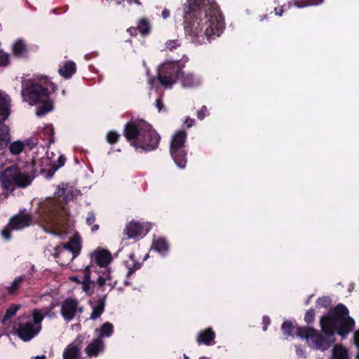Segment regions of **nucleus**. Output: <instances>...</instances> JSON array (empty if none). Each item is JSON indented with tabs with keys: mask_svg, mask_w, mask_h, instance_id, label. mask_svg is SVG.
I'll use <instances>...</instances> for the list:
<instances>
[{
	"mask_svg": "<svg viewBox=\"0 0 359 359\" xmlns=\"http://www.w3.org/2000/svg\"><path fill=\"white\" fill-rule=\"evenodd\" d=\"M184 10L185 34L192 43H205L224 31V18L214 0H187Z\"/></svg>",
	"mask_w": 359,
	"mask_h": 359,
	"instance_id": "nucleus-1",
	"label": "nucleus"
},
{
	"mask_svg": "<svg viewBox=\"0 0 359 359\" xmlns=\"http://www.w3.org/2000/svg\"><path fill=\"white\" fill-rule=\"evenodd\" d=\"M320 326L323 334L313 328L305 327L297 328V335L305 338L312 348L325 351L334 341V330L340 336L344 337L353 330L355 321L348 316V309L343 304H339L328 315L321 318Z\"/></svg>",
	"mask_w": 359,
	"mask_h": 359,
	"instance_id": "nucleus-2",
	"label": "nucleus"
},
{
	"mask_svg": "<svg viewBox=\"0 0 359 359\" xmlns=\"http://www.w3.org/2000/svg\"><path fill=\"white\" fill-rule=\"evenodd\" d=\"M76 191L72 187L61 183L53 197L47 198L40 203L37 221L46 232L58 236L67 233L71 217L65 204L74 198Z\"/></svg>",
	"mask_w": 359,
	"mask_h": 359,
	"instance_id": "nucleus-3",
	"label": "nucleus"
},
{
	"mask_svg": "<svg viewBox=\"0 0 359 359\" xmlns=\"http://www.w3.org/2000/svg\"><path fill=\"white\" fill-rule=\"evenodd\" d=\"M124 135L130 145L137 150L151 151L158 147L160 141L159 135L143 120L126 124Z\"/></svg>",
	"mask_w": 359,
	"mask_h": 359,
	"instance_id": "nucleus-4",
	"label": "nucleus"
},
{
	"mask_svg": "<svg viewBox=\"0 0 359 359\" xmlns=\"http://www.w3.org/2000/svg\"><path fill=\"white\" fill-rule=\"evenodd\" d=\"M184 66L179 61H166L158 68V79L164 88H170L179 79L182 87L194 88L201 85V78L192 73L182 72Z\"/></svg>",
	"mask_w": 359,
	"mask_h": 359,
	"instance_id": "nucleus-5",
	"label": "nucleus"
},
{
	"mask_svg": "<svg viewBox=\"0 0 359 359\" xmlns=\"http://www.w3.org/2000/svg\"><path fill=\"white\" fill-rule=\"evenodd\" d=\"M54 88L53 84L45 78L40 81V83L33 82L28 87L22 83L21 95L25 102L38 106L36 114L40 116L53 110V104L48 91L54 90Z\"/></svg>",
	"mask_w": 359,
	"mask_h": 359,
	"instance_id": "nucleus-6",
	"label": "nucleus"
},
{
	"mask_svg": "<svg viewBox=\"0 0 359 359\" xmlns=\"http://www.w3.org/2000/svg\"><path fill=\"white\" fill-rule=\"evenodd\" d=\"M34 165L32 163L18 164L6 168L1 174V182L7 190H13L15 186L25 187L33 179Z\"/></svg>",
	"mask_w": 359,
	"mask_h": 359,
	"instance_id": "nucleus-7",
	"label": "nucleus"
},
{
	"mask_svg": "<svg viewBox=\"0 0 359 359\" xmlns=\"http://www.w3.org/2000/svg\"><path fill=\"white\" fill-rule=\"evenodd\" d=\"M186 139L187 133L184 130H178L172 135L170 144V155L180 168H185L187 163V153L184 150Z\"/></svg>",
	"mask_w": 359,
	"mask_h": 359,
	"instance_id": "nucleus-8",
	"label": "nucleus"
},
{
	"mask_svg": "<svg viewBox=\"0 0 359 359\" xmlns=\"http://www.w3.org/2000/svg\"><path fill=\"white\" fill-rule=\"evenodd\" d=\"M20 323L17 330L19 337L24 341H29L41 330V324L32 315L20 317Z\"/></svg>",
	"mask_w": 359,
	"mask_h": 359,
	"instance_id": "nucleus-9",
	"label": "nucleus"
},
{
	"mask_svg": "<svg viewBox=\"0 0 359 359\" xmlns=\"http://www.w3.org/2000/svg\"><path fill=\"white\" fill-rule=\"evenodd\" d=\"M83 311V306L76 299L68 298L62 302L61 316L67 322L72 321L77 314L82 313Z\"/></svg>",
	"mask_w": 359,
	"mask_h": 359,
	"instance_id": "nucleus-10",
	"label": "nucleus"
},
{
	"mask_svg": "<svg viewBox=\"0 0 359 359\" xmlns=\"http://www.w3.org/2000/svg\"><path fill=\"white\" fill-rule=\"evenodd\" d=\"M32 221V216L29 213H20L13 216L9 222V227L4 229L1 231L2 236L8 240L11 238L10 229L13 230H20L29 226Z\"/></svg>",
	"mask_w": 359,
	"mask_h": 359,
	"instance_id": "nucleus-11",
	"label": "nucleus"
},
{
	"mask_svg": "<svg viewBox=\"0 0 359 359\" xmlns=\"http://www.w3.org/2000/svg\"><path fill=\"white\" fill-rule=\"evenodd\" d=\"M80 249L81 242L78 238L75 237L71 239L67 243L64 244L62 246H57L55 248V253L58 258H60V256L68 255V259L72 261L78 255Z\"/></svg>",
	"mask_w": 359,
	"mask_h": 359,
	"instance_id": "nucleus-12",
	"label": "nucleus"
},
{
	"mask_svg": "<svg viewBox=\"0 0 359 359\" xmlns=\"http://www.w3.org/2000/svg\"><path fill=\"white\" fill-rule=\"evenodd\" d=\"M57 306V303L55 301H52L50 304L47 306L42 308L41 309H35L32 311L31 315L33 318H36L38 323L41 324L42 320L45 318H55L57 316V313L55 309Z\"/></svg>",
	"mask_w": 359,
	"mask_h": 359,
	"instance_id": "nucleus-13",
	"label": "nucleus"
},
{
	"mask_svg": "<svg viewBox=\"0 0 359 359\" xmlns=\"http://www.w3.org/2000/svg\"><path fill=\"white\" fill-rule=\"evenodd\" d=\"M124 231L128 238H137L147 233L149 229H144L139 222L132 221L126 226Z\"/></svg>",
	"mask_w": 359,
	"mask_h": 359,
	"instance_id": "nucleus-14",
	"label": "nucleus"
},
{
	"mask_svg": "<svg viewBox=\"0 0 359 359\" xmlns=\"http://www.w3.org/2000/svg\"><path fill=\"white\" fill-rule=\"evenodd\" d=\"M81 341L76 339L69 344L64 350L63 359H80Z\"/></svg>",
	"mask_w": 359,
	"mask_h": 359,
	"instance_id": "nucleus-15",
	"label": "nucleus"
},
{
	"mask_svg": "<svg viewBox=\"0 0 359 359\" xmlns=\"http://www.w3.org/2000/svg\"><path fill=\"white\" fill-rule=\"evenodd\" d=\"M104 345L102 339L97 338L86 348V353L89 357H97L99 353L104 351Z\"/></svg>",
	"mask_w": 359,
	"mask_h": 359,
	"instance_id": "nucleus-16",
	"label": "nucleus"
},
{
	"mask_svg": "<svg viewBox=\"0 0 359 359\" xmlns=\"http://www.w3.org/2000/svg\"><path fill=\"white\" fill-rule=\"evenodd\" d=\"M11 99L5 93L0 91V116L3 120L10 115Z\"/></svg>",
	"mask_w": 359,
	"mask_h": 359,
	"instance_id": "nucleus-17",
	"label": "nucleus"
},
{
	"mask_svg": "<svg viewBox=\"0 0 359 359\" xmlns=\"http://www.w3.org/2000/svg\"><path fill=\"white\" fill-rule=\"evenodd\" d=\"M215 332L211 328H207L204 331L198 333L197 337V341L198 344H204L207 346L215 344Z\"/></svg>",
	"mask_w": 359,
	"mask_h": 359,
	"instance_id": "nucleus-18",
	"label": "nucleus"
},
{
	"mask_svg": "<svg viewBox=\"0 0 359 359\" xmlns=\"http://www.w3.org/2000/svg\"><path fill=\"white\" fill-rule=\"evenodd\" d=\"M94 258L100 266H107L111 260V254L106 250H97L94 252Z\"/></svg>",
	"mask_w": 359,
	"mask_h": 359,
	"instance_id": "nucleus-19",
	"label": "nucleus"
},
{
	"mask_svg": "<svg viewBox=\"0 0 359 359\" xmlns=\"http://www.w3.org/2000/svg\"><path fill=\"white\" fill-rule=\"evenodd\" d=\"M58 72L61 76L66 79L70 78L76 72V65L72 61H66L60 65Z\"/></svg>",
	"mask_w": 359,
	"mask_h": 359,
	"instance_id": "nucleus-20",
	"label": "nucleus"
},
{
	"mask_svg": "<svg viewBox=\"0 0 359 359\" xmlns=\"http://www.w3.org/2000/svg\"><path fill=\"white\" fill-rule=\"evenodd\" d=\"M10 134L8 126L0 122V151L6 148L10 141Z\"/></svg>",
	"mask_w": 359,
	"mask_h": 359,
	"instance_id": "nucleus-21",
	"label": "nucleus"
},
{
	"mask_svg": "<svg viewBox=\"0 0 359 359\" xmlns=\"http://www.w3.org/2000/svg\"><path fill=\"white\" fill-rule=\"evenodd\" d=\"M105 299L106 295L99 299L97 304L93 306V311L90 316L91 320H95L102 314L105 307Z\"/></svg>",
	"mask_w": 359,
	"mask_h": 359,
	"instance_id": "nucleus-22",
	"label": "nucleus"
},
{
	"mask_svg": "<svg viewBox=\"0 0 359 359\" xmlns=\"http://www.w3.org/2000/svg\"><path fill=\"white\" fill-rule=\"evenodd\" d=\"M95 332L98 334V338L109 337L114 332V326L111 323L107 322L103 323L100 329H96Z\"/></svg>",
	"mask_w": 359,
	"mask_h": 359,
	"instance_id": "nucleus-23",
	"label": "nucleus"
},
{
	"mask_svg": "<svg viewBox=\"0 0 359 359\" xmlns=\"http://www.w3.org/2000/svg\"><path fill=\"white\" fill-rule=\"evenodd\" d=\"M13 53L17 57H21L26 53L27 49L24 41L18 39L15 41L12 46Z\"/></svg>",
	"mask_w": 359,
	"mask_h": 359,
	"instance_id": "nucleus-24",
	"label": "nucleus"
},
{
	"mask_svg": "<svg viewBox=\"0 0 359 359\" xmlns=\"http://www.w3.org/2000/svg\"><path fill=\"white\" fill-rule=\"evenodd\" d=\"M8 149L12 155L17 156L20 154L25 149L22 141L16 140L10 144Z\"/></svg>",
	"mask_w": 359,
	"mask_h": 359,
	"instance_id": "nucleus-25",
	"label": "nucleus"
},
{
	"mask_svg": "<svg viewBox=\"0 0 359 359\" xmlns=\"http://www.w3.org/2000/svg\"><path fill=\"white\" fill-rule=\"evenodd\" d=\"M97 284L102 287L104 285H108L110 287V290H112L116 285V281L111 280V277L109 272H107L104 273L102 276H100L97 281Z\"/></svg>",
	"mask_w": 359,
	"mask_h": 359,
	"instance_id": "nucleus-26",
	"label": "nucleus"
},
{
	"mask_svg": "<svg viewBox=\"0 0 359 359\" xmlns=\"http://www.w3.org/2000/svg\"><path fill=\"white\" fill-rule=\"evenodd\" d=\"M332 359H348L346 349L341 346H335L332 350Z\"/></svg>",
	"mask_w": 359,
	"mask_h": 359,
	"instance_id": "nucleus-27",
	"label": "nucleus"
},
{
	"mask_svg": "<svg viewBox=\"0 0 359 359\" xmlns=\"http://www.w3.org/2000/svg\"><path fill=\"white\" fill-rule=\"evenodd\" d=\"M152 248L157 252L163 253L168 250V245L163 238H158L154 241Z\"/></svg>",
	"mask_w": 359,
	"mask_h": 359,
	"instance_id": "nucleus-28",
	"label": "nucleus"
},
{
	"mask_svg": "<svg viewBox=\"0 0 359 359\" xmlns=\"http://www.w3.org/2000/svg\"><path fill=\"white\" fill-rule=\"evenodd\" d=\"M127 268L128 269V275H131L135 271L140 268L141 264L138 262H135L134 255L129 256V259L126 262Z\"/></svg>",
	"mask_w": 359,
	"mask_h": 359,
	"instance_id": "nucleus-29",
	"label": "nucleus"
},
{
	"mask_svg": "<svg viewBox=\"0 0 359 359\" xmlns=\"http://www.w3.org/2000/svg\"><path fill=\"white\" fill-rule=\"evenodd\" d=\"M82 289L86 293L89 292L90 289V273L88 266L85 269L83 279L82 281Z\"/></svg>",
	"mask_w": 359,
	"mask_h": 359,
	"instance_id": "nucleus-30",
	"label": "nucleus"
},
{
	"mask_svg": "<svg viewBox=\"0 0 359 359\" xmlns=\"http://www.w3.org/2000/svg\"><path fill=\"white\" fill-rule=\"evenodd\" d=\"M324 0H303V1H297L294 2V6L297 8H304L309 6H316L322 4Z\"/></svg>",
	"mask_w": 359,
	"mask_h": 359,
	"instance_id": "nucleus-31",
	"label": "nucleus"
},
{
	"mask_svg": "<svg viewBox=\"0 0 359 359\" xmlns=\"http://www.w3.org/2000/svg\"><path fill=\"white\" fill-rule=\"evenodd\" d=\"M20 308V306L18 305H15V304H13L11 305L7 310H6V312L5 313V316L2 320V323L3 324H6L7 323V321L11 318H12L13 316H14L18 310Z\"/></svg>",
	"mask_w": 359,
	"mask_h": 359,
	"instance_id": "nucleus-32",
	"label": "nucleus"
},
{
	"mask_svg": "<svg viewBox=\"0 0 359 359\" xmlns=\"http://www.w3.org/2000/svg\"><path fill=\"white\" fill-rule=\"evenodd\" d=\"M23 280V276H18L16 278H15V280L12 282L11 285L7 287V290L8 293L13 294L14 292H15L21 285Z\"/></svg>",
	"mask_w": 359,
	"mask_h": 359,
	"instance_id": "nucleus-33",
	"label": "nucleus"
},
{
	"mask_svg": "<svg viewBox=\"0 0 359 359\" xmlns=\"http://www.w3.org/2000/svg\"><path fill=\"white\" fill-rule=\"evenodd\" d=\"M138 30L143 34H147L150 30V25L146 20H141L137 26Z\"/></svg>",
	"mask_w": 359,
	"mask_h": 359,
	"instance_id": "nucleus-34",
	"label": "nucleus"
},
{
	"mask_svg": "<svg viewBox=\"0 0 359 359\" xmlns=\"http://www.w3.org/2000/svg\"><path fill=\"white\" fill-rule=\"evenodd\" d=\"M281 329H282L283 334L286 337H289L291 335L292 330L293 329V325H292V323H290L289 321H285L282 325Z\"/></svg>",
	"mask_w": 359,
	"mask_h": 359,
	"instance_id": "nucleus-35",
	"label": "nucleus"
},
{
	"mask_svg": "<svg viewBox=\"0 0 359 359\" xmlns=\"http://www.w3.org/2000/svg\"><path fill=\"white\" fill-rule=\"evenodd\" d=\"M119 138V135L114 132V131H110L107 135V140L109 144H114L116 143Z\"/></svg>",
	"mask_w": 359,
	"mask_h": 359,
	"instance_id": "nucleus-36",
	"label": "nucleus"
},
{
	"mask_svg": "<svg viewBox=\"0 0 359 359\" xmlns=\"http://www.w3.org/2000/svg\"><path fill=\"white\" fill-rule=\"evenodd\" d=\"M22 144H24L25 149L29 148V149H32L38 144V142L36 139L29 138L22 141Z\"/></svg>",
	"mask_w": 359,
	"mask_h": 359,
	"instance_id": "nucleus-37",
	"label": "nucleus"
},
{
	"mask_svg": "<svg viewBox=\"0 0 359 359\" xmlns=\"http://www.w3.org/2000/svg\"><path fill=\"white\" fill-rule=\"evenodd\" d=\"M165 46L166 49L172 50V49L178 47L180 46V43H179L178 40H177V39L168 40L165 43Z\"/></svg>",
	"mask_w": 359,
	"mask_h": 359,
	"instance_id": "nucleus-38",
	"label": "nucleus"
},
{
	"mask_svg": "<svg viewBox=\"0 0 359 359\" xmlns=\"http://www.w3.org/2000/svg\"><path fill=\"white\" fill-rule=\"evenodd\" d=\"M315 312L313 309L309 310L304 316V320L307 323H311L314 320Z\"/></svg>",
	"mask_w": 359,
	"mask_h": 359,
	"instance_id": "nucleus-39",
	"label": "nucleus"
},
{
	"mask_svg": "<svg viewBox=\"0 0 359 359\" xmlns=\"http://www.w3.org/2000/svg\"><path fill=\"white\" fill-rule=\"evenodd\" d=\"M9 63V55L8 54L0 52V65L6 66Z\"/></svg>",
	"mask_w": 359,
	"mask_h": 359,
	"instance_id": "nucleus-40",
	"label": "nucleus"
},
{
	"mask_svg": "<svg viewBox=\"0 0 359 359\" xmlns=\"http://www.w3.org/2000/svg\"><path fill=\"white\" fill-rule=\"evenodd\" d=\"M208 115V109L206 107L203 106L200 111H198V118L201 120L203 119Z\"/></svg>",
	"mask_w": 359,
	"mask_h": 359,
	"instance_id": "nucleus-41",
	"label": "nucleus"
},
{
	"mask_svg": "<svg viewBox=\"0 0 359 359\" xmlns=\"http://www.w3.org/2000/svg\"><path fill=\"white\" fill-rule=\"evenodd\" d=\"M95 221V217L93 212H89L86 218V223L88 226H91Z\"/></svg>",
	"mask_w": 359,
	"mask_h": 359,
	"instance_id": "nucleus-42",
	"label": "nucleus"
},
{
	"mask_svg": "<svg viewBox=\"0 0 359 359\" xmlns=\"http://www.w3.org/2000/svg\"><path fill=\"white\" fill-rule=\"evenodd\" d=\"M155 106L158 109V111H161L163 107V104L161 101V96H159L155 102Z\"/></svg>",
	"mask_w": 359,
	"mask_h": 359,
	"instance_id": "nucleus-43",
	"label": "nucleus"
},
{
	"mask_svg": "<svg viewBox=\"0 0 359 359\" xmlns=\"http://www.w3.org/2000/svg\"><path fill=\"white\" fill-rule=\"evenodd\" d=\"M354 340L355 345L359 348V330L354 334ZM357 358L359 359V353L357 355Z\"/></svg>",
	"mask_w": 359,
	"mask_h": 359,
	"instance_id": "nucleus-44",
	"label": "nucleus"
},
{
	"mask_svg": "<svg viewBox=\"0 0 359 359\" xmlns=\"http://www.w3.org/2000/svg\"><path fill=\"white\" fill-rule=\"evenodd\" d=\"M263 323H264V326H263V330L264 331H266V329H267V326L269 325L270 323V319L269 317L267 316H264L263 318Z\"/></svg>",
	"mask_w": 359,
	"mask_h": 359,
	"instance_id": "nucleus-45",
	"label": "nucleus"
},
{
	"mask_svg": "<svg viewBox=\"0 0 359 359\" xmlns=\"http://www.w3.org/2000/svg\"><path fill=\"white\" fill-rule=\"evenodd\" d=\"M184 123L187 125L188 128H190L194 125V120L191 118H187L184 121Z\"/></svg>",
	"mask_w": 359,
	"mask_h": 359,
	"instance_id": "nucleus-46",
	"label": "nucleus"
},
{
	"mask_svg": "<svg viewBox=\"0 0 359 359\" xmlns=\"http://www.w3.org/2000/svg\"><path fill=\"white\" fill-rule=\"evenodd\" d=\"M162 17L164 18V19H166L167 18H168L170 16V11L165 8L163 11H162Z\"/></svg>",
	"mask_w": 359,
	"mask_h": 359,
	"instance_id": "nucleus-47",
	"label": "nucleus"
},
{
	"mask_svg": "<svg viewBox=\"0 0 359 359\" xmlns=\"http://www.w3.org/2000/svg\"><path fill=\"white\" fill-rule=\"evenodd\" d=\"M45 130H46V132H47L48 134H50V135H53V130L52 126H46V127Z\"/></svg>",
	"mask_w": 359,
	"mask_h": 359,
	"instance_id": "nucleus-48",
	"label": "nucleus"
},
{
	"mask_svg": "<svg viewBox=\"0 0 359 359\" xmlns=\"http://www.w3.org/2000/svg\"><path fill=\"white\" fill-rule=\"evenodd\" d=\"M275 13H276V15H279V16H281L283 13V8H281L279 11L278 10V8H275Z\"/></svg>",
	"mask_w": 359,
	"mask_h": 359,
	"instance_id": "nucleus-49",
	"label": "nucleus"
},
{
	"mask_svg": "<svg viewBox=\"0 0 359 359\" xmlns=\"http://www.w3.org/2000/svg\"><path fill=\"white\" fill-rule=\"evenodd\" d=\"M326 302H327V299L325 298H324V299L320 298L318 300V304L319 305L325 306L324 303Z\"/></svg>",
	"mask_w": 359,
	"mask_h": 359,
	"instance_id": "nucleus-50",
	"label": "nucleus"
},
{
	"mask_svg": "<svg viewBox=\"0 0 359 359\" xmlns=\"http://www.w3.org/2000/svg\"><path fill=\"white\" fill-rule=\"evenodd\" d=\"M128 4L135 3V4L140 6L141 4V2L140 0H128Z\"/></svg>",
	"mask_w": 359,
	"mask_h": 359,
	"instance_id": "nucleus-51",
	"label": "nucleus"
},
{
	"mask_svg": "<svg viewBox=\"0 0 359 359\" xmlns=\"http://www.w3.org/2000/svg\"><path fill=\"white\" fill-rule=\"evenodd\" d=\"M128 32L130 34H135L137 32V29L134 27H130L129 29H128Z\"/></svg>",
	"mask_w": 359,
	"mask_h": 359,
	"instance_id": "nucleus-52",
	"label": "nucleus"
},
{
	"mask_svg": "<svg viewBox=\"0 0 359 359\" xmlns=\"http://www.w3.org/2000/svg\"><path fill=\"white\" fill-rule=\"evenodd\" d=\"M99 229V226L97 224H94L92 227H91V230L92 231H96L97 229Z\"/></svg>",
	"mask_w": 359,
	"mask_h": 359,
	"instance_id": "nucleus-53",
	"label": "nucleus"
},
{
	"mask_svg": "<svg viewBox=\"0 0 359 359\" xmlns=\"http://www.w3.org/2000/svg\"><path fill=\"white\" fill-rule=\"evenodd\" d=\"M148 82H149V84L151 86V87H153L155 81L154 79H149Z\"/></svg>",
	"mask_w": 359,
	"mask_h": 359,
	"instance_id": "nucleus-54",
	"label": "nucleus"
},
{
	"mask_svg": "<svg viewBox=\"0 0 359 359\" xmlns=\"http://www.w3.org/2000/svg\"><path fill=\"white\" fill-rule=\"evenodd\" d=\"M34 359H46V356L42 355H37L36 357H34Z\"/></svg>",
	"mask_w": 359,
	"mask_h": 359,
	"instance_id": "nucleus-55",
	"label": "nucleus"
},
{
	"mask_svg": "<svg viewBox=\"0 0 359 359\" xmlns=\"http://www.w3.org/2000/svg\"><path fill=\"white\" fill-rule=\"evenodd\" d=\"M60 162H61L60 165H61V166H62V165H63V164H64V161L62 160V158H60Z\"/></svg>",
	"mask_w": 359,
	"mask_h": 359,
	"instance_id": "nucleus-56",
	"label": "nucleus"
},
{
	"mask_svg": "<svg viewBox=\"0 0 359 359\" xmlns=\"http://www.w3.org/2000/svg\"><path fill=\"white\" fill-rule=\"evenodd\" d=\"M72 280H76V281H78V282H79V280H78V279H77V278H76V277H74V278H72Z\"/></svg>",
	"mask_w": 359,
	"mask_h": 359,
	"instance_id": "nucleus-57",
	"label": "nucleus"
},
{
	"mask_svg": "<svg viewBox=\"0 0 359 359\" xmlns=\"http://www.w3.org/2000/svg\"><path fill=\"white\" fill-rule=\"evenodd\" d=\"M147 257H148V255H146V256H145V257H144V260H145L146 259H147Z\"/></svg>",
	"mask_w": 359,
	"mask_h": 359,
	"instance_id": "nucleus-58",
	"label": "nucleus"
},
{
	"mask_svg": "<svg viewBox=\"0 0 359 359\" xmlns=\"http://www.w3.org/2000/svg\"><path fill=\"white\" fill-rule=\"evenodd\" d=\"M185 359H188V358L187 356H185Z\"/></svg>",
	"mask_w": 359,
	"mask_h": 359,
	"instance_id": "nucleus-59",
	"label": "nucleus"
}]
</instances>
